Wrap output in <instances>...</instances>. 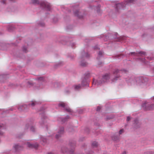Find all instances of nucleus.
<instances>
[{"label":"nucleus","mask_w":154,"mask_h":154,"mask_svg":"<svg viewBox=\"0 0 154 154\" xmlns=\"http://www.w3.org/2000/svg\"><path fill=\"white\" fill-rule=\"evenodd\" d=\"M32 2L34 4H39L43 9L47 11H50L51 9V5L48 2L43 1L39 2L38 0H32Z\"/></svg>","instance_id":"obj_1"},{"label":"nucleus","mask_w":154,"mask_h":154,"mask_svg":"<svg viewBox=\"0 0 154 154\" xmlns=\"http://www.w3.org/2000/svg\"><path fill=\"white\" fill-rule=\"evenodd\" d=\"M109 79V75L107 74H106L102 76L101 79H98L95 82L94 80L92 82L93 85H97V86L100 85L101 84L107 82Z\"/></svg>","instance_id":"obj_2"},{"label":"nucleus","mask_w":154,"mask_h":154,"mask_svg":"<svg viewBox=\"0 0 154 154\" xmlns=\"http://www.w3.org/2000/svg\"><path fill=\"white\" fill-rule=\"evenodd\" d=\"M128 71L125 69H122L119 70L116 69L113 72V75L114 78L112 79V81L113 82H115L118 80L120 77V74L121 73H126Z\"/></svg>","instance_id":"obj_3"},{"label":"nucleus","mask_w":154,"mask_h":154,"mask_svg":"<svg viewBox=\"0 0 154 154\" xmlns=\"http://www.w3.org/2000/svg\"><path fill=\"white\" fill-rule=\"evenodd\" d=\"M134 2V0H126L125 2L117 4H116V10L118 12L119 9H123L126 5L130 3H133Z\"/></svg>","instance_id":"obj_4"},{"label":"nucleus","mask_w":154,"mask_h":154,"mask_svg":"<svg viewBox=\"0 0 154 154\" xmlns=\"http://www.w3.org/2000/svg\"><path fill=\"white\" fill-rule=\"evenodd\" d=\"M135 83H136L137 85L143 86L146 85L148 79L146 78L140 77L135 78Z\"/></svg>","instance_id":"obj_5"},{"label":"nucleus","mask_w":154,"mask_h":154,"mask_svg":"<svg viewBox=\"0 0 154 154\" xmlns=\"http://www.w3.org/2000/svg\"><path fill=\"white\" fill-rule=\"evenodd\" d=\"M117 33H109L107 35H101L100 36V38H102L105 41H106L108 40L115 39L117 37Z\"/></svg>","instance_id":"obj_6"},{"label":"nucleus","mask_w":154,"mask_h":154,"mask_svg":"<svg viewBox=\"0 0 154 154\" xmlns=\"http://www.w3.org/2000/svg\"><path fill=\"white\" fill-rule=\"evenodd\" d=\"M69 144L72 147V149L69 150L65 147H63L61 149V151L63 153L67 152L70 154H74V149L75 146V142H70Z\"/></svg>","instance_id":"obj_7"},{"label":"nucleus","mask_w":154,"mask_h":154,"mask_svg":"<svg viewBox=\"0 0 154 154\" xmlns=\"http://www.w3.org/2000/svg\"><path fill=\"white\" fill-rule=\"evenodd\" d=\"M90 55L88 53L85 52L84 51L82 52L81 53V56L80 57L81 61L80 63V65L82 66H85L87 65V63L84 61V60L85 58H89L90 57Z\"/></svg>","instance_id":"obj_8"},{"label":"nucleus","mask_w":154,"mask_h":154,"mask_svg":"<svg viewBox=\"0 0 154 154\" xmlns=\"http://www.w3.org/2000/svg\"><path fill=\"white\" fill-rule=\"evenodd\" d=\"M41 117V120L39 122V124L40 125L43 126V125L45 127L47 130H48V126L47 124H46V116L44 113H41L40 114Z\"/></svg>","instance_id":"obj_9"},{"label":"nucleus","mask_w":154,"mask_h":154,"mask_svg":"<svg viewBox=\"0 0 154 154\" xmlns=\"http://www.w3.org/2000/svg\"><path fill=\"white\" fill-rule=\"evenodd\" d=\"M90 74L88 73H86L84 75V78L82 81V85L83 86H89V79Z\"/></svg>","instance_id":"obj_10"},{"label":"nucleus","mask_w":154,"mask_h":154,"mask_svg":"<svg viewBox=\"0 0 154 154\" xmlns=\"http://www.w3.org/2000/svg\"><path fill=\"white\" fill-rule=\"evenodd\" d=\"M142 106L145 110H151L154 109V104H149L146 101L142 104Z\"/></svg>","instance_id":"obj_11"},{"label":"nucleus","mask_w":154,"mask_h":154,"mask_svg":"<svg viewBox=\"0 0 154 154\" xmlns=\"http://www.w3.org/2000/svg\"><path fill=\"white\" fill-rule=\"evenodd\" d=\"M59 107H61L63 108V109L66 112H72V110L68 106L67 104L66 103L61 102L58 104Z\"/></svg>","instance_id":"obj_12"},{"label":"nucleus","mask_w":154,"mask_h":154,"mask_svg":"<svg viewBox=\"0 0 154 154\" xmlns=\"http://www.w3.org/2000/svg\"><path fill=\"white\" fill-rule=\"evenodd\" d=\"M64 128L63 127H59L57 134H56L55 136V138L58 139L60 137L64 134Z\"/></svg>","instance_id":"obj_13"},{"label":"nucleus","mask_w":154,"mask_h":154,"mask_svg":"<svg viewBox=\"0 0 154 154\" xmlns=\"http://www.w3.org/2000/svg\"><path fill=\"white\" fill-rule=\"evenodd\" d=\"M26 145L29 148L31 149H37L38 146V144L37 143L31 144L28 142L27 143Z\"/></svg>","instance_id":"obj_14"},{"label":"nucleus","mask_w":154,"mask_h":154,"mask_svg":"<svg viewBox=\"0 0 154 154\" xmlns=\"http://www.w3.org/2000/svg\"><path fill=\"white\" fill-rule=\"evenodd\" d=\"M32 122H28L26 125L25 126V129H27L29 128H30V130L32 132H35V128L33 127L32 126Z\"/></svg>","instance_id":"obj_15"},{"label":"nucleus","mask_w":154,"mask_h":154,"mask_svg":"<svg viewBox=\"0 0 154 154\" xmlns=\"http://www.w3.org/2000/svg\"><path fill=\"white\" fill-rule=\"evenodd\" d=\"M75 15L79 18H81L83 17V14L80 10H76L74 11Z\"/></svg>","instance_id":"obj_16"},{"label":"nucleus","mask_w":154,"mask_h":154,"mask_svg":"<svg viewBox=\"0 0 154 154\" xmlns=\"http://www.w3.org/2000/svg\"><path fill=\"white\" fill-rule=\"evenodd\" d=\"M104 53L103 51L100 50L97 53V60L98 61L100 60L103 57Z\"/></svg>","instance_id":"obj_17"},{"label":"nucleus","mask_w":154,"mask_h":154,"mask_svg":"<svg viewBox=\"0 0 154 154\" xmlns=\"http://www.w3.org/2000/svg\"><path fill=\"white\" fill-rule=\"evenodd\" d=\"M135 78L134 76H132L130 78L127 79L126 81L128 84L134 85L135 84Z\"/></svg>","instance_id":"obj_18"},{"label":"nucleus","mask_w":154,"mask_h":154,"mask_svg":"<svg viewBox=\"0 0 154 154\" xmlns=\"http://www.w3.org/2000/svg\"><path fill=\"white\" fill-rule=\"evenodd\" d=\"M38 104V103L35 101H33L30 103L26 104L27 105V108L29 107L33 108L35 105Z\"/></svg>","instance_id":"obj_19"},{"label":"nucleus","mask_w":154,"mask_h":154,"mask_svg":"<svg viewBox=\"0 0 154 154\" xmlns=\"http://www.w3.org/2000/svg\"><path fill=\"white\" fill-rule=\"evenodd\" d=\"M139 54H140L141 55H145L146 54V53L143 51H140L138 53H135V52H130L129 54H131V55H134L136 56H139Z\"/></svg>","instance_id":"obj_20"},{"label":"nucleus","mask_w":154,"mask_h":154,"mask_svg":"<svg viewBox=\"0 0 154 154\" xmlns=\"http://www.w3.org/2000/svg\"><path fill=\"white\" fill-rule=\"evenodd\" d=\"M14 149L15 150V152H18L20 150H21L23 149V146H20L18 144H15L14 146Z\"/></svg>","instance_id":"obj_21"},{"label":"nucleus","mask_w":154,"mask_h":154,"mask_svg":"<svg viewBox=\"0 0 154 154\" xmlns=\"http://www.w3.org/2000/svg\"><path fill=\"white\" fill-rule=\"evenodd\" d=\"M39 137L42 144H45L47 143V139L46 137L42 135H40Z\"/></svg>","instance_id":"obj_22"},{"label":"nucleus","mask_w":154,"mask_h":154,"mask_svg":"<svg viewBox=\"0 0 154 154\" xmlns=\"http://www.w3.org/2000/svg\"><path fill=\"white\" fill-rule=\"evenodd\" d=\"M26 109H27V105L26 104H24L17 107V109L20 111L25 110Z\"/></svg>","instance_id":"obj_23"},{"label":"nucleus","mask_w":154,"mask_h":154,"mask_svg":"<svg viewBox=\"0 0 154 154\" xmlns=\"http://www.w3.org/2000/svg\"><path fill=\"white\" fill-rule=\"evenodd\" d=\"M118 35V34L117 35V37L115 39H114L115 41H116L118 42H121V43L122 42H121L122 41L125 40V37H120L119 38Z\"/></svg>","instance_id":"obj_24"},{"label":"nucleus","mask_w":154,"mask_h":154,"mask_svg":"<svg viewBox=\"0 0 154 154\" xmlns=\"http://www.w3.org/2000/svg\"><path fill=\"white\" fill-rule=\"evenodd\" d=\"M82 87H84L82 85V84L81 85L79 84L78 85H74L73 86V87L75 91L79 90Z\"/></svg>","instance_id":"obj_25"},{"label":"nucleus","mask_w":154,"mask_h":154,"mask_svg":"<svg viewBox=\"0 0 154 154\" xmlns=\"http://www.w3.org/2000/svg\"><path fill=\"white\" fill-rule=\"evenodd\" d=\"M100 6L98 5L97 6H93L92 7H90L91 8H92L95 9L97 10V12L98 13H100Z\"/></svg>","instance_id":"obj_26"},{"label":"nucleus","mask_w":154,"mask_h":154,"mask_svg":"<svg viewBox=\"0 0 154 154\" xmlns=\"http://www.w3.org/2000/svg\"><path fill=\"white\" fill-rule=\"evenodd\" d=\"M116 133L113 135L112 137V138L113 140L115 141H118L119 140V137L116 135Z\"/></svg>","instance_id":"obj_27"},{"label":"nucleus","mask_w":154,"mask_h":154,"mask_svg":"<svg viewBox=\"0 0 154 154\" xmlns=\"http://www.w3.org/2000/svg\"><path fill=\"white\" fill-rule=\"evenodd\" d=\"M14 29V27L12 26L9 25L8 27V30L9 32H11Z\"/></svg>","instance_id":"obj_28"},{"label":"nucleus","mask_w":154,"mask_h":154,"mask_svg":"<svg viewBox=\"0 0 154 154\" xmlns=\"http://www.w3.org/2000/svg\"><path fill=\"white\" fill-rule=\"evenodd\" d=\"M22 51L23 53H26L28 52L27 47L25 46H23L22 48Z\"/></svg>","instance_id":"obj_29"},{"label":"nucleus","mask_w":154,"mask_h":154,"mask_svg":"<svg viewBox=\"0 0 154 154\" xmlns=\"http://www.w3.org/2000/svg\"><path fill=\"white\" fill-rule=\"evenodd\" d=\"M114 116L112 115H110L108 116H107L106 118V120H110V119H112L114 118Z\"/></svg>","instance_id":"obj_30"},{"label":"nucleus","mask_w":154,"mask_h":154,"mask_svg":"<svg viewBox=\"0 0 154 154\" xmlns=\"http://www.w3.org/2000/svg\"><path fill=\"white\" fill-rule=\"evenodd\" d=\"M98 145V143L96 141L94 142L92 144V147L93 148L97 147Z\"/></svg>","instance_id":"obj_31"},{"label":"nucleus","mask_w":154,"mask_h":154,"mask_svg":"<svg viewBox=\"0 0 154 154\" xmlns=\"http://www.w3.org/2000/svg\"><path fill=\"white\" fill-rule=\"evenodd\" d=\"M15 109L14 107H11V108L8 109H7L5 110V112L6 113H8V111H12L14 109Z\"/></svg>","instance_id":"obj_32"},{"label":"nucleus","mask_w":154,"mask_h":154,"mask_svg":"<svg viewBox=\"0 0 154 154\" xmlns=\"http://www.w3.org/2000/svg\"><path fill=\"white\" fill-rule=\"evenodd\" d=\"M69 119V116H67L65 117V118H62L61 119V120L63 122H64L66 121L67 119Z\"/></svg>","instance_id":"obj_33"},{"label":"nucleus","mask_w":154,"mask_h":154,"mask_svg":"<svg viewBox=\"0 0 154 154\" xmlns=\"http://www.w3.org/2000/svg\"><path fill=\"white\" fill-rule=\"evenodd\" d=\"M139 59L140 60V61L143 62L145 64H146L147 63L146 61V59L145 58H139Z\"/></svg>","instance_id":"obj_34"},{"label":"nucleus","mask_w":154,"mask_h":154,"mask_svg":"<svg viewBox=\"0 0 154 154\" xmlns=\"http://www.w3.org/2000/svg\"><path fill=\"white\" fill-rule=\"evenodd\" d=\"M100 60L98 61V65L99 66H102L103 65V63L102 61H100Z\"/></svg>","instance_id":"obj_35"},{"label":"nucleus","mask_w":154,"mask_h":154,"mask_svg":"<svg viewBox=\"0 0 154 154\" xmlns=\"http://www.w3.org/2000/svg\"><path fill=\"white\" fill-rule=\"evenodd\" d=\"M38 24L39 26L42 27L44 26L45 25V23H44L42 22H39L38 23Z\"/></svg>","instance_id":"obj_36"},{"label":"nucleus","mask_w":154,"mask_h":154,"mask_svg":"<svg viewBox=\"0 0 154 154\" xmlns=\"http://www.w3.org/2000/svg\"><path fill=\"white\" fill-rule=\"evenodd\" d=\"M144 154H154V152L152 151L146 152H145Z\"/></svg>","instance_id":"obj_37"},{"label":"nucleus","mask_w":154,"mask_h":154,"mask_svg":"<svg viewBox=\"0 0 154 154\" xmlns=\"http://www.w3.org/2000/svg\"><path fill=\"white\" fill-rule=\"evenodd\" d=\"M54 86L55 88L59 87L60 86L59 83L57 82L54 83Z\"/></svg>","instance_id":"obj_38"},{"label":"nucleus","mask_w":154,"mask_h":154,"mask_svg":"<svg viewBox=\"0 0 154 154\" xmlns=\"http://www.w3.org/2000/svg\"><path fill=\"white\" fill-rule=\"evenodd\" d=\"M37 79L39 81H44V78L43 77H41L37 78Z\"/></svg>","instance_id":"obj_39"},{"label":"nucleus","mask_w":154,"mask_h":154,"mask_svg":"<svg viewBox=\"0 0 154 154\" xmlns=\"http://www.w3.org/2000/svg\"><path fill=\"white\" fill-rule=\"evenodd\" d=\"M131 118L130 116H128L127 117L126 121L128 122L131 120Z\"/></svg>","instance_id":"obj_40"},{"label":"nucleus","mask_w":154,"mask_h":154,"mask_svg":"<svg viewBox=\"0 0 154 154\" xmlns=\"http://www.w3.org/2000/svg\"><path fill=\"white\" fill-rule=\"evenodd\" d=\"M26 85L27 86H29V85H32V83L29 82H28L26 83Z\"/></svg>","instance_id":"obj_41"},{"label":"nucleus","mask_w":154,"mask_h":154,"mask_svg":"<svg viewBox=\"0 0 154 154\" xmlns=\"http://www.w3.org/2000/svg\"><path fill=\"white\" fill-rule=\"evenodd\" d=\"M94 50H97V49H98L99 50L100 49V48H99V46H98V45H95L94 47Z\"/></svg>","instance_id":"obj_42"},{"label":"nucleus","mask_w":154,"mask_h":154,"mask_svg":"<svg viewBox=\"0 0 154 154\" xmlns=\"http://www.w3.org/2000/svg\"><path fill=\"white\" fill-rule=\"evenodd\" d=\"M124 131V130L123 129H121L119 131V134H122L123 132Z\"/></svg>","instance_id":"obj_43"},{"label":"nucleus","mask_w":154,"mask_h":154,"mask_svg":"<svg viewBox=\"0 0 154 154\" xmlns=\"http://www.w3.org/2000/svg\"><path fill=\"white\" fill-rule=\"evenodd\" d=\"M101 109V107L100 106H98L97 107V108L96 109V111H100V109Z\"/></svg>","instance_id":"obj_44"},{"label":"nucleus","mask_w":154,"mask_h":154,"mask_svg":"<svg viewBox=\"0 0 154 154\" xmlns=\"http://www.w3.org/2000/svg\"><path fill=\"white\" fill-rule=\"evenodd\" d=\"M87 154H94V152L92 151H89L87 153Z\"/></svg>","instance_id":"obj_45"},{"label":"nucleus","mask_w":154,"mask_h":154,"mask_svg":"<svg viewBox=\"0 0 154 154\" xmlns=\"http://www.w3.org/2000/svg\"><path fill=\"white\" fill-rule=\"evenodd\" d=\"M78 113L80 114L83 113V110L82 109H80L78 111Z\"/></svg>","instance_id":"obj_46"},{"label":"nucleus","mask_w":154,"mask_h":154,"mask_svg":"<svg viewBox=\"0 0 154 154\" xmlns=\"http://www.w3.org/2000/svg\"><path fill=\"white\" fill-rule=\"evenodd\" d=\"M85 131L87 133H88L89 131V130L88 128H86L85 130Z\"/></svg>","instance_id":"obj_47"},{"label":"nucleus","mask_w":154,"mask_h":154,"mask_svg":"<svg viewBox=\"0 0 154 154\" xmlns=\"http://www.w3.org/2000/svg\"><path fill=\"white\" fill-rule=\"evenodd\" d=\"M75 43H72L71 44V45L72 48H73V47L75 45Z\"/></svg>","instance_id":"obj_48"},{"label":"nucleus","mask_w":154,"mask_h":154,"mask_svg":"<svg viewBox=\"0 0 154 154\" xmlns=\"http://www.w3.org/2000/svg\"><path fill=\"white\" fill-rule=\"evenodd\" d=\"M147 59L149 60H152V58L150 57H146Z\"/></svg>","instance_id":"obj_49"},{"label":"nucleus","mask_w":154,"mask_h":154,"mask_svg":"<svg viewBox=\"0 0 154 154\" xmlns=\"http://www.w3.org/2000/svg\"><path fill=\"white\" fill-rule=\"evenodd\" d=\"M134 122L136 124H137L138 122V121L137 119H135L134 120Z\"/></svg>","instance_id":"obj_50"},{"label":"nucleus","mask_w":154,"mask_h":154,"mask_svg":"<svg viewBox=\"0 0 154 154\" xmlns=\"http://www.w3.org/2000/svg\"><path fill=\"white\" fill-rule=\"evenodd\" d=\"M61 64V62H59V63H57V64H56V65L57 66H59Z\"/></svg>","instance_id":"obj_51"},{"label":"nucleus","mask_w":154,"mask_h":154,"mask_svg":"<svg viewBox=\"0 0 154 154\" xmlns=\"http://www.w3.org/2000/svg\"><path fill=\"white\" fill-rule=\"evenodd\" d=\"M72 128H68V129L67 130L69 132H70V131H72Z\"/></svg>","instance_id":"obj_52"},{"label":"nucleus","mask_w":154,"mask_h":154,"mask_svg":"<svg viewBox=\"0 0 154 154\" xmlns=\"http://www.w3.org/2000/svg\"><path fill=\"white\" fill-rule=\"evenodd\" d=\"M69 57H70V58L71 59H73L74 57V56H69Z\"/></svg>","instance_id":"obj_53"},{"label":"nucleus","mask_w":154,"mask_h":154,"mask_svg":"<svg viewBox=\"0 0 154 154\" xmlns=\"http://www.w3.org/2000/svg\"><path fill=\"white\" fill-rule=\"evenodd\" d=\"M69 92H69V90L66 91V94H68V93H69Z\"/></svg>","instance_id":"obj_54"},{"label":"nucleus","mask_w":154,"mask_h":154,"mask_svg":"<svg viewBox=\"0 0 154 154\" xmlns=\"http://www.w3.org/2000/svg\"><path fill=\"white\" fill-rule=\"evenodd\" d=\"M2 2L4 4L5 3V0H3Z\"/></svg>","instance_id":"obj_55"},{"label":"nucleus","mask_w":154,"mask_h":154,"mask_svg":"<svg viewBox=\"0 0 154 154\" xmlns=\"http://www.w3.org/2000/svg\"><path fill=\"white\" fill-rule=\"evenodd\" d=\"M126 154V152L125 151H124V152H123L122 153V154Z\"/></svg>","instance_id":"obj_56"},{"label":"nucleus","mask_w":154,"mask_h":154,"mask_svg":"<svg viewBox=\"0 0 154 154\" xmlns=\"http://www.w3.org/2000/svg\"><path fill=\"white\" fill-rule=\"evenodd\" d=\"M100 0H96V1H95L94 2H99L100 1Z\"/></svg>","instance_id":"obj_57"},{"label":"nucleus","mask_w":154,"mask_h":154,"mask_svg":"<svg viewBox=\"0 0 154 154\" xmlns=\"http://www.w3.org/2000/svg\"><path fill=\"white\" fill-rule=\"evenodd\" d=\"M48 154H54L52 152H49V153H48Z\"/></svg>","instance_id":"obj_58"},{"label":"nucleus","mask_w":154,"mask_h":154,"mask_svg":"<svg viewBox=\"0 0 154 154\" xmlns=\"http://www.w3.org/2000/svg\"><path fill=\"white\" fill-rule=\"evenodd\" d=\"M152 29L154 31V26L153 27H152Z\"/></svg>","instance_id":"obj_59"},{"label":"nucleus","mask_w":154,"mask_h":154,"mask_svg":"<svg viewBox=\"0 0 154 154\" xmlns=\"http://www.w3.org/2000/svg\"><path fill=\"white\" fill-rule=\"evenodd\" d=\"M109 154L107 153L106 152V153H104V154Z\"/></svg>","instance_id":"obj_60"},{"label":"nucleus","mask_w":154,"mask_h":154,"mask_svg":"<svg viewBox=\"0 0 154 154\" xmlns=\"http://www.w3.org/2000/svg\"><path fill=\"white\" fill-rule=\"evenodd\" d=\"M152 99L154 100V96L152 97Z\"/></svg>","instance_id":"obj_61"},{"label":"nucleus","mask_w":154,"mask_h":154,"mask_svg":"<svg viewBox=\"0 0 154 154\" xmlns=\"http://www.w3.org/2000/svg\"><path fill=\"white\" fill-rule=\"evenodd\" d=\"M78 7V6H75V7H74V8H75V7Z\"/></svg>","instance_id":"obj_62"},{"label":"nucleus","mask_w":154,"mask_h":154,"mask_svg":"<svg viewBox=\"0 0 154 154\" xmlns=\"http://www.w3.org/2000/svg\"><path fill=\"white\" fill-rule=\"evenodd\" d=\"M54 19H53V22H54V23H55L56 22L54 21Z\"/></svg>","instance_id":"obj_63"},{"label":"nucleus","mask_w":154,"mask_h":154,"mask_svg":"<svg viewBox=\"0 0 154 154\" xmlns=\"http://www.w3.org/2000/svg\"><path fill=\"white\" fill-rule=\"evenodd\" d=\"M55 19H56V20H57V19L56 18H54Z\"/></svg>","instance_id":"obj_64"}]
</instances>
